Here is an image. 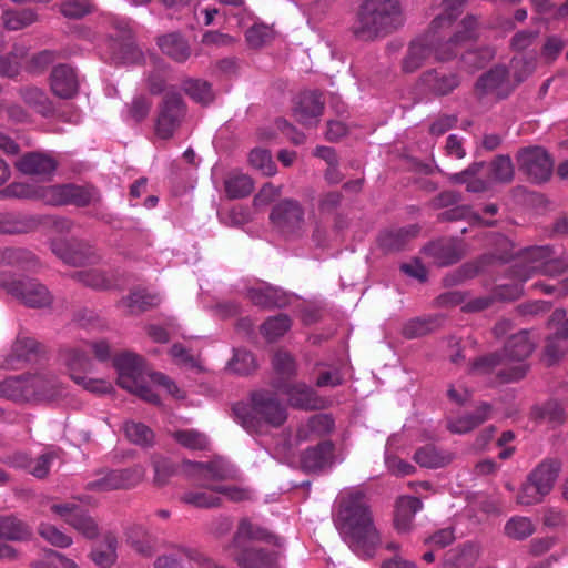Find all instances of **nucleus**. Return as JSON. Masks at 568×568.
I'll return each mask as SVG.
<instances>
[{"label":"nucleus","mask_w":568,"mask_h":568,"mask_svg":"<svg viewBox=\"0 0 568 568\" xmlns=\"http://www.w3.org/2000/svg\"><path fill=\"white\" fill-rule=\"evenodd\" d=\"M113 366L118 372V384L122 388L132 387L134 379L143 375V358L130 352L114 356Z\"/></svg>","instance_id":"aec40b11"},{"label":"nucleus","mask_w":568,"mask_h":568,"mask_svg":"<svg viewBox=\"0 0 568 568\" xmlns=\"http://www.w3.org/2000/svg\"><path fill=\"white\" fill-rule=\"evenodd\" d=\"M0 286L18 298L23 305L31 308L51 306L53 296L48 287L37 278L24 277L14 280L11 275L0 273Z\"/></svg>","instance_id":"39448f33"},{"label":"nucleus","mask_w":568,"mask_h":568,"mask_svg":"<svg viewBox=\"0 0 568 568\" xmlns=\"http://www.w3.org/2000/svg\"><path fill=\"white\" fill-rule=\"evenodd\" d=\"M495 49L486 45L465 52L462 62L469 72H475L488 64L495 58Z\"/></svg>","instance_id":"a18cd8bd"},{"label":"nucleus","mask_w":568,"mask_h":568,"mask_svg":"<svg viewBox=\"0 0 568 568\" xmlns=\"http://www.w3.org/2000/svg\"><path fill=\"white\" fill-rule=\"evenodd\" d=\"M419 227L410 225L409 227H402L396 230H388L381 233L378 243L385 251H399L405 244L417 235Z\"/></svg>","instance_id":"c9c22d12"},{"label":"nucleus","mask_w":568,"mask_h":568,"mask_svg":"<svg viewBox=\"0 0 568 568\" xmlns=\"http://www.w3.org/2000/svg\"><path fill=\"white\" fill-rule=\"evenodd\" d=\"M515 170L509 155H497L490 162V180L496 183L508 184L514 180Z\"/></svg>","instance_id":"de8ad7c7"},{"label":"nucleus","mask_w":568,"mask_h":568,"mask_svg":"<svg viewBox=\"0 0 568 568\" xmlns=\"http://www.w3.org/2000/svg\"><path fill=\"white\" fill-rule=\"evenodd\" d=\"M74 278L94 290H110L114 286L113 278L99 270L78 271L74 273Z\"/></svg>","instance_id":"3c124183"},{"label":"nucleus","mask_w":568,"mask_h":568,"mask_svg":"<svg viewBox=\"0 0 568 568\" xmlns=\"http://www.w3.org/2000/svg\"><path fill=\"white\" fill-rule=\"evenodd\" d=\"M58 457L55 450H47L36 459H31L28 474L32 475L38 479H44L48 477L53 460Z\"/></svg>","instance_id":"0e129e2a"},{"label":"nucleus","mask_w":568,"mask_h":568,"mask_svg":"<svg viewBox=\"0 0 568 568\" xmlns=\"http://www.w3.org/2000/svg\"><path fill=\"white\" fill-rule=\"evenodd\" d=\"M334 448L331 440L306 448L301 455L302 469L306 473H316L331 467L334 460Z\"/></svg>","instance_id":"a211bd4d"},{"label":"nucleus","mask_w":568,"mask_h":568,"mask_svg":"<svg viewBox=\"0 0 568 568\" xmlns=\"http://www.w3.org/2000/svg\"><path fill=\"white\" fill-rule=\"evenodd\" d=\"M235 560L241 568H278L277 552L262 548H247Z\"/></svg>","instance_id":"c85d7f7f"},{"label":"nucleus","mask_w":568,"mask_h":568,"mask_svg":"<svg viewBox=\"0 0 568 568\" xmlns=\"http://www.w3.org/2000/svg\"><path fill=\"white\" fill-rule=\"evenodd\" d=\"M63 361L67 367L70 371V377L72 378V374L79 375L78 373H85L91 371L92 361L89 355L78 348H71L64 352Z\"/></svg>","instance_id":"603ef678"},{"label":"nucleus","mask_w":568,"mask_h":568,"mask_svg":"<svg viewBox=\"0 0 568 568\" xmlns=\"http://www.w3.org/2000/svg\"><path fill=\"white\" fill-rule=\"evenodd\" d=\"M554 252L548 245L532 246L524 252L523 258L532 263H540L545 275L556 277L568 270V262L564 258H551Z\"/></svg>","instance_id":"6ab92c4d"},{"label":"nucleus","mask_w":568,"mask_h":568,"mask_svg":"<svg viewBox=\"0 0 568 568\" xmlns=\"http://www.w3.org/2000/svg\"><path fill=\"white\" fill-rule=\"evenodd\" d=\"M38 19V16L32 9L22 10H7L2 14L3 26L8 30L17 31L31 26Z\"/></svg>","instance_id":"c03bdc74"},{"label":"nucleus","mask_w":568,"mask_h":568,"mask_svg":"<svg viewBox=\"0 0 568 568\" xmlns=\"http://www.w3.org/2000/svg\"><path fill=\"white\" fill-rule=\"evenodd\" d=\"M161 303V296L158 293L149 292L145 288H135L119 302V306L124 307L126 314L135 315L156 307Z\"/></svg>","instance_id":"5701e85b"},{"label":"nucleus","mask_w":568,"mask_h":568,"mask_svg":"<svg viewBox=\"0 0 568 568\" xmlns=\"http://www.w3.org/2000/svg\"><path fill=\"white\" fill-rule=\"evenodd\" d=\"M403 22L399 0H365L353 24V32L359 40H374L396 30Z\"/></svg>","instance_id":"f03ea898"},{"label":"nucleus","mask_w":568,"mask_h":568,"mask_svg":"<svg viewBox=\"0 0 568 568\" xmlns=\"http://www.w3.org/2000/svg\"><path fill=\"white\" fill-rule=\"evenodd\" d=\"M32 568H77V564L58 551L48 550L32 564Z\"/></svg>","instance_id":"774afa93"},{"label":"nucleus","mask_w":568,"mask_h":568,"mask_svg":"<svg viewBox=\"0 0 568 568\" xmlns=\"http://www.w3.org/2000/svg\"><path fill=\"white\" fill-rule=\"evenodd\" d=\"M240 539L265 540L278 547L282 546L281 538L273 536L265 528L252 524L248 519H243L239 524L235 540Z\"/></svg>","instance_id":"ea45409f"},{"label":"nucleus","mask_w":568,"mask_h":568,"mask_svg":"<svg viewBox=\"0 0 568 568\" xmlns=\"http://www.w3.org/2000/svg\"><path fill=\"white\" fill-rule=\"evenodd\" d=\"M22 101L44 118L52 116L54 106L48 94L37 87H23L19 90Z\"/></svg>","instance_id":"473e14b6"},{"label":"nucleus","mask_w":568,"mask_h":568,"mask_svg":"<svg viewBox=\"0 0 568 568\" xmlns=\"http://www.w3.org/2000/svg\"><path fill=\"white\" fill-rule=\"evenodd\" d=\"M532 351L534 344L530 342L527 331L523 329L511 335L500 354L506 364L508 362H517V364L498 372L497 376L500 382L514 383L523 379L529 369V366L525 364L524 361L530 356Z\"/></svg>","instance_id":"20e7f679"},{"label":"nucleus","mask_w":568,"mask_h":568,"mask_svg":"<svg viewBox=\"0 0 568 568\" xmlns=\"http://www.w3.org/2000/svg\"><path fill=\"white\" fill-rule=\"evenodd\" d=\"M125 437L135 445L148 447L153 444L154 433L145 424L128 420L123 425Z\"/></svg>","instance_id":"37998d69"},{"label":"nucleus","mask_w":568,"mask_h":568,"mask_svg":"<svg viewBox=\"0 0 568 568\" xmlns=\"http://www.w3.org/2000/svg\"><path fill=\"white\" fill-rule=\"evenodd\" d=\"M334 419L329 415H314L307 420L305 427L297 430V437L303 440L307 439L308 433L316 436H324L334 429Z\"/></svg>","instance_id":"79ce46f5"},{"label":"nucleus","mask_w":568,"mask_h":568,"mask_svg":"<svg viewBox=\"0 0 568 568\" xmlns=\"http://www.w3.org/2000/svg\"><path fill=\"white\" fill-rule=\"evenodd\" d=\"M248 162L266 176H272L277 171L270 151L265 149H253L248 154Z\"/></svg>","instance_id":"bf43d9fd"},{"label":"nucleus","mask_w":568,"mask_h":568,"mask_svg":"<svg viewBox=\"0 0 568 568\" xmlns=\"http://www.w3.org/2000/svg\"><path fill=\"white\" fill-rule=\"evenodd\" d=\"M334 523L354 552L361 557H373L381 545V535L362 491H348L339 497Z\"/></svg>","instance_id":"f257e3e1"},{"label":"nucleus","mask_w":568,"mask_h":568,"mask_svg":"<svg viewBox=\"0 0 568 568\" xmlns=\"http://www.w3.org/2000/svg\"><path fill=\"white\" fill-rule=\"evenodd\" d=\"M31 536L30 527L16 516H0V539L22 541L30 539Z\"/></svg>","instance_id":"e433bc0d"},{"label":"nucleus","mask_w":568,"mask_h":568,"mask_svg":"<svg viewBox=\"0 0 568 568\" xmlns=\"http://www.w3.org/2000/svg\"><path fill=\"white\" fill-rule=\"evenodd\" d=\"M324 110V101L318 91H304L293 109L295 119L303 125L316 124Z\"/></svg>","instance_id":"f3484780"},{"label":"nucleus","mask_w":568,"mask_h":568,"mask_svg":"<svg viewBox=\"0 0 568 568\" xmlns=\"http://www.w3.org/2000/svg\"><path fill=\"white\" fill-rule=\"evenodd\" d=\"M173 438L183 447L194 450H203L207 447V438L195 429L178 430Z\"/></svg>","instance_id":"680f3d73"},{"label":"nucleus","mask_w":568,"mask_h":568,"mask_svg":"<svg viewBox=\"0 0 568 568\" xmlns=\"http://www.w3.org/2000/svg\"><path fill=\"white\" fill-rule=\"evenodd\" d=\"M161 51L176 62H184L191 55L187 41L179 33H170L159 38Z\"/></svg>","instance_id":"f704fd0d"},{"label":"nucleus","mask_w":568,"mask_h":568,"mask_svg":"<svg viewBox=\"0 0 568 568\" xmlns=\"http://www.w3.org/2000/svg\"><path fill=\"white\" fill-rule=\"evenodd\" d=\"M0 396L13 402H31L30 375L9 377L0 383Z\"/></svg>","instance_id":"7c9ffc66"},{"label":"nucleus","mask_w":568,"mask_h":568,"mask_svg":"<svg viewBox=\"0 0 568 568\" xmlns=\"http://www.w3.org/2000/svg\"><path fill=\"white\" fill-rule=\"evenodd\" d=\"M513 88L509 83V72L504 65H495L483 73L474 85L477 99L483 100L493 97L497 100L507 98Z\"/></svg>","instance_id":"ddd939ff"},{"label":"nucleus","mask_w":568,"mask_h":568,"mask_svg":"<svg viewBox=\"0 0 568 568\" xmlns=\"http://www.w3.org/2000/svg\"><path fill=\"white\" fill-rule=\"evenodd\" d=\"M272 367L275 377L272 387L275 389L277 382L291 383L297 376L298 365L295 357L287 351L278 349L272 357Z\"/></svg>","instance_id":"bb28decb"},{"label":"nucleus","mask_w":568,"mask_h":568,"mask_svg":"<svg viewBox=\"0 0 568 568\" xmlns=\"http://www.w3.org/2000/svg\"><path fill=\"white\" fill-rule=\"evenodd\" d=\"M413 459L420 467L434 469L445 467L453 458L450 454L439 450L436 446L426 445L415 452Z\"/></svg>","instance_id":"4c0bfd02"},{"label":"nucleus","mask_w":568,"mask_h":568,"mask_svg":"<svg viewBox=\"0 0 568 568\" xmlns=\"http://www.w3.org/2000/svg\"><path fill=\"white\" fill-rule=\"evenodd\" d=\"M95 10L93 0H65L60 12L68 19H81Z\"/></svg>","instance_id":"13d9d810"},{"label":"nucleus","mask_w":568,"mask_h":568,"mask_svg":"<svg viewBox=\"0 0 568 568\" xmlns=\"http://www.w3.org/2000/svg\"><path fill=\"white\" fill-rule=\"evenodd\" d=\"M69 525L88 539H94L100 534L99 526L94 518L82 508L75 516L69 519Z\"/></svg>","instance_id":"864d4df0"},{"label":"nucleus","mask_w":568,"mask_h":568,"mask_svg":"<svg viewBox=\"0 0 568 568\" xmlns=\"http://www.w3.org/2000/svg\"><path fill=\"white\" fill-rule=\"evenodd\" d=\"M517 162L519 171L534 183H544L552 174L554 161L540 146L523 149L517 155Z\"/></svg>","instance_id":"6e6552de"},{"label":"nucleus","mask_w":568,"mask_h":568,"mask_svg":"<svg viewBox=\"0 0 568 568\" xmlns=\"http://www.w3.org/2000/svg\"><path fill=\"white\" fill-rule=\"evenodd\" d=\"M90 556L91 559L101 568L111 567L116 560L115 539H108L104 546L93 549Z\"/></svg>","instance_id":"338daca9"},{"label":"nucleus","mask_w":568,"mask_h":568,"mask_svg":"<svg viewBox=\"0 0 568 568\" xmlns=\"http://www.w3.org/2000/svg\"><path fill=\"white\" fill-rule=\"evenodd\" d=\"M305 211L294 199H284L276 203L270 213L272 224L283 234H298L303 229Z\"/></svg>","instance_id":"9b49d317"},{"label":"nucleus","mask_w":568,"mask_h":568,"mask_svg":"<svg viewBox=\"0 0 568 568\" xmlns=\"http://www.w3.org/2000/svg\"><path fill=\"white\" fill-rule=\"evenodd\" d=\"M40 222L36 216L14 213L0 212V233L22 234L34 231Z\"/></svg>","instance_id":"393cba45"},{"label":"nucleus","mask_w":568,"mask_h":568,"mask_svg":"<svg viewBox=\"0 0 568 568\" xmlns=\"http://www.w3.org/2000/svg\"><path fill=\"white\" fill-rule=\"evenodd\" d=\"M50 87L53 94L61 99L73 98L79 90V80L74 69L68 64L54 67L50 75Z\"/></svg>","instance_id":"412c9836"},{"label":"nucleus","mask_w":568,"mask_h":568,"mask_svg":"<svg viewBox=\"0 0 568 568\" xmlns=\"http://www.w3.org/2000/svg\"><path fill=\"white\" fill-rule=\"evenodd\" d=\"M232 410L235 420L251 434H261L264 425L280 427L287 419L286 407L266 390L252 393L251 404L236 403Z\"/></svg>","instance_id":"7ed1b4c3"},{"label":"nucleus","mask_w":568,"mask_h":568,"mask_svg":"<svg viewBox=\"0 0 568 568\" xmlns=\"http://www.w3.org/2000/svg\"><path fill=\"white\" fill-rule=\"evenodd\" d=\"M292 321L286 314H278L276 316L268 317L262 325L261 332L265 338L270 342H274L291 328Z\"/></svg>","instance_id":"49530a36"},{"label":"nucleus","mask_w":568,"mask_h":568,"mask_svg":"<svg viewBox=\"0 0 568 568\" xmlns=\"http://www.w3.org/2000/svg\"><path fill=\"white\" fill-rule=\"evenodd\" d=\"M425 254L438 266H448L462 258V252L453 240H438L425 247Z\"/></svg>","instance_id":"b1692460"},{"label":"nucleus","mask_w":568,"mask_h":568,"mask_svg":"<svg viewBox=\"0 0 568 568\" xmlns=\"http://www.w3.org/2000/svg\"><path fill=\"white\" fill-rule=\"evenodd\" d=\"M14 165L26 175L45 179L57 170L58 162L48 153L33 151L24 153Z\"/></svg>","instance_id":"dca6fc26"},{"label":"nucleus","mask_w":568,"mask_h":568,"mask_svg":"<svg viewBox=\"0 0 568 568\" xmlns=\"http://www.w3.org/2000/svg\"><path fill=\"white\" fill-rule=\"evenodd\" d=\"M564 415V408L556 400H548L542 405L534 406L530 413L532 419L549 423H561Z\"/></svg>","instance_id":"5fc2aeb1"},{"label":"nucleus","mask_w":568,"mask_h":568,"mask_svg":"<svg viewBox=\"0 0 568 568\" xmlns=\"http://www.w3.org/2000/svg\"><path fill=\"white\" fill-rule=\"evenodd\" d=\"M462 82L460 74L446 68H434L422 73L419 83L425 91L435 97L453 93Z\"/></svg>","instance_id":"2eb2a0df"},{"label":"nucleus","mask_w":568,"mask_h":568,"mask_svg":"<svg viewBox=\"0 0 568 568\" xmlns=\"http://www.w3.org/2000/svg\"><path fill=\"white\" fill-rule=\"evenodd\" d=\"M423 508V503L414 496H406L398 499L394 516V526L398 532H407L413 524L417 511Z\"/></svg>","instance_id":"a878e982"},{"label":"nucleus","mask_w":568,"mask_h":568,"mask_svg":"<svg viewBox=\"0 0 568 568\" xmlns=\"http://www.w3.org/2000/svg\"><path fill=\"white\" fill-rule=\"evenodd\" d=\"M560 469L561 463L558 459H545L529 474V477L530 480L549 494L554 488Z\"/></svg>","instance_id":"2f4dec72"},{"label":"nucleus","mask_w":568,"mask_h":568,"mask_svg":"<svg viewBox=\"0 0 568 568\" xmlns=\"http://www.w3.org/2000/svg\"><path fill=\"white\" fill-rule=\"evenodd\" d=\"M227 367L233 373L245 376L256 371L257 362L251 352L239 348L234 351L233 357L229 362Z\"/></svg>","instance_id":"8fccbe9b"},{"label":"nucleus","mask_w":568,"mask_h":568,"mask_svg":"<svg viewBox=\"0 0 568 568\" xmlns=\"http://www.w3.org/2000/svg\"><path fill=\"white\" fill-rule=\"evenodd\" d=\"M185 469L197 474L204 479L222 480L225 478V469L217 463H200L185 460L183 463Z\"/></svg>","instance_id":"6e6d98bb"},{"label":"nucleus","mask_w":568,"mask_h":568,"mask_svg":"<svg viewBox=\"0 0 568 568\" xmlns=\"http://www.w3.org/2000/svg\"><path fill=\"white\" fill-rule=\"evenodd\" d=\"M185 93L196 102L207 104L212 101L211 84L202 80H187L183 84Z\"/></svg>","instance_id":"e2e57ef3"},{"label":"nucleus","mask_w":568,"mask_h":568,"mask_svg":"<svg viewBox=\"0 0 568 568\" xmlns=\"http://www.w3.org/2000/svg\"><path fill=\"white\" fill-rule=\"evenodd\" d=\"M442 324L438 315L418 316L408 320L402 327V335L407 339L423 337L436 331Z\"/></svg>","instance_id":"72a5a7b5"},{"label":"nucleus","mask_w":568,"mask_h":568,"mask_svg":"<svg viewBox=\"0 0 568 568\" xmlns=\"http://www.w3.org/2000/svg\"><path fill=\"white\" fill-rule=\"evenodd\" d=\"M114 474L119 489H131L143 480L145 469L141 465H135L125 469H116Z\"/></svg>","instance_id":"052dcab7"},{"label":"nucleus","mask_w":568,"mask_h":568,"mask_svg":"<svg viewBox=\"0 0 568 568\" xmlns=\"http://www.w3.org/2000/svg\"><path fill=\"white\" fill-rule=\"evenodd\" d=\"M443 22H445L444 18H435L428 30L409 43L407 52L402 61V70L405 73H413L417 71L433 54L432 43L437 39L436 28L440 27Z\"/></svg>","instance_id":"9d476101"},{"label":"nucleus","mask_w":568,"mask_h":568,"mask_svg":"<svg viewBox=\"0 0 568 568\" xmlns=\"http://www.w3.org/2000/svg\"><path fill=\"white\" fill-rule=\"evenodd\" d=\"M548 494L544 491L535 481L530 480L528 476L525 484H523L520 491L517 495V503L524 506H531L542 501Z\"/></svg>","instance_id":"69168bd1"},{"label":"nucleus","mask_w":568,"mask_h":568,"mask_svg":"<svg viewBox=\"0 0 568 568\" xmlns=\"http://www.w3.org/2000/svg\"><path fill=\"white\" fill-rule=\"evenodd\" d=\"M38 343L30 337H18L12 344L10 353L1 364L3 368L16 369L21 363H27L37 353Z\"/></svg>","instance_id":"cd10ccee"},{"label":"nucleus","mask_w":568,"mask_h":568,"mask_svg":"<svg viewBox=\"0 0 568 568\" xmlns=\"http://www.w3.org/2000/svg\"><path fill=\"white\" fill-rule=\"evenodd\" d=\"M247 297L254 305L264 308L283 307L286 305V297L272 286L250 288Z\"/></svg>","instance_id":"58836bf2"},{"label":"nucleus","mask_w":568,"mask_h":568,"mask_svg":"<svg viewBox=\"0 0 568 568\" xmlns=\"http://www.w3.org/2000/svg\"><path fill=\"white\" fill-rule=\"evenodd\" d=\"M466 2L467 0H443L445 12L436 18H444L445 22L436 28L437 39L432 43L433 54L439 62L453 60L457 54L458 48L463 44L459 40H455L454 33L447 37V30L458 18L460 9Z\"/></svg>","instance_id":"423d86ee"},{"label":"nucleus","mask_w":568,"mask_h":568,"mask_svg":"<svg viewBox=\"0 0 568 568\" xmlns=\"http://www.w3.org/2000/svg\"><path fill=\"white\" fill-rule=\"evenodd\" d=\"M506 364L500 353L495 352L477 357L469 367V374L489 375L499 365Z\"/></svg>","instance_id":"4d7b16f0"},{"label":"nucleus","mask_w":568,"mask_h":568,"mask_svg":"<svg viewBox=\"0 0 568 568\" xmlns=\"http://www.w3.org/2000/svg\"><path fill=\"white\" fill-rule=\"evenodd\" d=\"M186 113V105L182 95L175 90H168L158 105L155 134L162 140H169Z\"/></svg>","instance_id":"0eeeda50"},{"label":"nucleus","mask_w":568,"mask_h":568,"mask_svg":"<svg viewBox=\"0 0 568 568\" xmlns=\"http://www.w3.org/2000/svg\"><path fill=\"white\" fill-rule=\"evenodd\" d=\"M97 195V191L92 186H82L75 184H61L43 187L42 200L53 206L75 205L87 206Z\"/></svg>","instance_id":"1a4fd4ad"},{"label":"nucleus","mask_w":568,"mask_h":568,"mask_svg":"<svg viewBox=\"0 0 568 568\" xmlns=\"http://www.w3.org/2000/svg\"><path fill=\"white\" fill-rule=\"evenodd\" d=\"M275 389L287 396L293 408L302 410H320L326 408L327 402L317 392L304 382H277Z\"/></svg>","instance_id":"f8f14e48"},{"label":"nucleus","mask_w":568,"mask_h":568,"mask_svg":"<svg viewBox=\"0 0 568 568\" xmlns=\"http://www.w3.org/2000/svg\"><path fill=\"white\" fill-rule=\"evenodd\" d=\"M224 189L229 199H243L253 192L254 183L246 174H232L225 179Z\"/></svg>","instance_id":"a19ab883"},{"label":"nucleus","mask_w":568,"mask_h":568,"mask_svg":"<svg viewBox=\"0 0 568 568\" xmlns=\"http://www.w3.org/2000/svg\"><path fill=\"white\" fill-rule=\"evenodd\" d=\"M490 410L491 406L488 403H483L476 412L449 420L447 428L454 434H466L487 420Z\"/></svg>","instance_id":"c756f323"},{"label":"nucleus","mask_w":568,"mask_h":568,"mask_svg":"<svg viewBox=\"0 0 568 568\" xmlns=\"http://www.w3.org/2000/svg\"><path fill=\"white\" fill-rule=\"evenodd\" d=\"M30 393L34 402H51L60 398L64 388L52 374L30 375Z\"/></svg>","instance_id":"4be33fe9"},{"label":"nucleus","mask_w":568,"mask_h":568,"mask_svg":"<svg viewBox=\"0 0 568 568\" xmlns=\"http://www.w3.org/2000/svg\"><path fill=\"white\" fill-rule=\"evenodd\" d=\"M50 247L57 257L69 265L82 266L99 260L94 248L84 242L57 239L51 241Z\"/></svg>","instance_id":"4468645a"},{"label":"nucleus","mask_w":568,"mask_h":568,"mask_svg":"<svg viewBox=\"0 0 568 568\" xmlns=\"http://www.w3.org/2000/svg\"><path fill=\"white\" fill-rule=\"evenodd\" d=\"M505 534L515 540H524L530 537L536 527L528 517L514 516L505 525Z\"/></svg>","instance_id":"09e8293b"}]
</instances>
